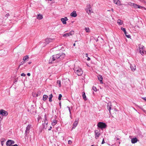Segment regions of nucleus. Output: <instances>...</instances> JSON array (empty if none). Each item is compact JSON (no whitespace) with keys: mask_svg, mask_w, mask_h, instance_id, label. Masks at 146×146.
<instances>
[{"mask_svg":"<svg viewBox=\"0 0 146 146\" xmlns=\"http://www.w3.org/2000/svg\"><path fill=\"white\" fill-rule=\"evenodd\" d=\"M106 126L105 123L102 122H99L97 124L98 127L101 129L105 128Z\"/></svg>","mask_w":146,"mask_h":146,"instance_id":"4","label":"nucleus"},{"mask_svg":"<svg viewBox=\"0 0 146 146\" xmlns=\"http://www.w3.org/2000/svg\"><path fill=\"white\" fill-rule=\"evenodd\" d=\"M139 49H144L145 48V47H144V46L143 45H141V44L139 45Z\"/></svg>","mask_w":146,"mask_h":146,"instance_id":"27","label":"nucleus"},{"mask_svg":"<svg viewBox=\"0 0 146 146\" xmlns=\"http://www.w3.org/2000/svg\"><path fill=\"white\" fill-rule=\"evenodd\" d=\"M139 52H140V53L142 55L144 54V52H145V50H144V49H139Z\"/></svg>","mask_w":146,"mask_h":146,"instance_id":"23","label":"nucleus"},{"mask_svg":"<svg viewBox=\"0 0 146 146\" xmlns=\"http://www.w3.org/2000/svg\"><path fill=\"white\" fill-rule=\"evenodd\" d=\"M73 69L75 73L78 76H80L83 74V72L82 69L78 67L75 66Z\"/></svg>","mask_w":146,"mask_h":146,"instance_id":"2","label":"nucleus"},{"mask_svg":"<svg viewBox=\"0 0 146 146\" xmlns=\"http://www.w3.org/2000/svg\"><path fill=\"white\" fill-rule=\"evenodd\" d=\"M77 14L75 11H73V12L70 14V16L72 17H75L77 16Z\"/></svg>","mask_w":146,"mask_h":146,"instance_id":"17","label":"nucleus"},{"mask_svg":"<svg viewBox=\"0 0 146 146\" xmlns=\"http://www.w3.org/2000/svg\"><path fill=\"white\" fill-rule=\"evenodd\" d=\"M68 19L66 17L64 18H62L61 19V21H62V23L63 24H66V21H67Z\"/></svg>","mask_w":146,"mask_h":146,"instance_id":"11","label":"nucleus"},{"mask_svg":"<svg viewBox=\"0 0 146 146\" xmlns=\"http://www.w3.org/2000/svg\"><path fill=\"white\" fill-rule=\"evenodd\" d=\"M14 143L15 141H14L9 140L6 142V145L7 146H11L12 144H13Z\"/></svg>","mask_w":146,"mask_h":146,"instance_id":"7","label":"nucleus"},{"mask_svg":"<svg viewBox=\"0 0 146 146\" xmlns=\"http://www.w3.org/2000/svg\"><path fill=\"white\" fill-rule=\"evenodd\" d=\"M82 96L83 99L85 100H87V98H86V96L84 92H83Z\"/></svg>","mask_w":146,"mask_h":146,"instance_id":"26","label":"nucleus"},{"mask_svg":"<svg viewBox=\"0 0 146 146\" xmlns=\"http://www.w3.org/2000/svg\"><path fill=\"white\" fill-rule=\"evenodd\" d=\"M8 114V113L7 111L3 110H0V115H1L3 116H6Z\"/></svg>","mask_w":146,"mask_h":146,"instance_id":"9","label":"nucleus"},{"mask_svg":"<svg viewBox=\"0 0 146 146\" xmlns=\"http://www.w3.org/2000/svg\"><path fill=\"white\" fill-rule=\"evenodd\" d=\"M117 140H118V139H118V138H117Z\"/></svg>","mask_w":146,"mask_h":146,"instance_id":"59","label":"nucleus"},{"mask_svg":"<svg viewBox=\"0 0 146 146\" xmlns=\"http://www.w3.org/2000/svg\"><path fill=\"white\" fill-rule=\"evenodd\" d=\"M57 84H58V85L59 87H61V85L60 81L58 80L57 81Z\"/></svg>","mask_w":146,"mask_h":146,"instance_id":"31","label":"nucleus"},{"mask_svg":"<svg viewBox=\"0 0 146 146\" xmlns=\"http://www.w3.org/2000/svg\"><path fill=\"white\" fill-rule=\"evenodd\" d=\"M117 23L119 25H121L123 23V21L120 19H119L117 20Z\"/></svg>","mask_w":146,"mask_h":146,"instance_id":"21","label":"nucleus"},{"mask_svg":"<svg viewBox=\"0 0 146 146\" xmlns=\"http://www.w3.org/2000/svg\"><path fill=\"white\" fill-rule=\"evenodd\" d=\"M65 57L64 53H59L53 55L50 57L49 60V63H52L55 61H58L62 60Z\"/></svg>","mask_w":146,"mask_h":146,"instance_id":"1","label":"nucleus"},{"mask_svg":"<svg viewBox=\"0 0 146 146\" xmlns=\"http://www.w3.org/2000/svg\"><path fill=\"white\" fill-rule=\"evenodd\" d=\"M62 97V95L61 94H59V96L58 98V99L60 100H61V97Z\"/></svg>","mask_w":146,"mask_h":146,"instance_id":"36","label":"nucleus"},{"mask_svg":"<svg viewBox=\"0 0 146 146\" xmlns=\"http://www.w3.org/2000/svg\"><path fill=\"white\" fill-rule=\"evenodd\" d=\"M57 146H59V145H58Z\"/></svg>","mask_w":146,"mask_h":146,"instance_id":"60","label":"nucleus"},{"mask_svg":"<svg viewBox=\"0 0 146 146\" xmlns=\"http://www.w3.org/2000/svg\"><path fill=\"white\" fill-rule=\"evenodd\" d=\"M134 3H132L131 2H129L128 3V5L131 6H133Z\"/></svg>","mask_w":146,"mask_h":146,"instance_id":"33","label":"nucleus"},{"mask_svg":"<svg viewBox=\"0 0 146 146\" xmlns=\"http://www.w3.org/2000/svg\"><path fill=\"white\" fill-rule=\"evenodd\" d=\"M54 39L50 38H47L45 40V42L46 43L48 44L50 42L52 41Z\"/></svg>","mask_w":146,"mask_h":146,"instance_id":"13","label":"nucleus"},{"mask_svg":"<svg viewBox=\"0 0 146 146\" xmlns=\"http://www.w3.org/2000/svg\"><path fill=\"white\" fill-rule=\"evenodd\" d=\"M74 31H71L69 33H66L63 35V36L64 37H67L70 36H71L74 35Z\"/></svg>","mask_w":146,"mask_h":146,"instance_id":"6","label":"nucleus"},{"mask_svg":"<svg viewBox=\"0 0 146 146\" xmlns=\"http://www.w3.org/2000/svg\"><path fill=\"white\" fill-rule=\"evenodd\" d=\"M92 89L93 90L95 91V92H96L97 91V89H96V87H94V86H93L92 87Z\"/></svg>","mask_w":146,"mask_h":146,"instance_id":"37","label":"nucleus"},{"mask_svg":"<svg viewBox=\"0 0 146 146\" xmlns=\"http://www.w3.org/2000/svg\"><path fill=\"white\" fill-rule=\"evenodd\" d=\"M53 97V95L52 94H50L49 95V101L50 102L52 101V99Z\"/></svg>","mask_w":146,"mask_h":146,"instance_id":"28","label":"nucleus"},{"mask_svg":"<svg viewBox=\"0 0 146 146\" xmlns=\"http://www.w3.org/2000/svg\"><path fill=\"white\" fill-rule=\"evenodd\" d=\"M72 143V142L71 140H69L68 141V144H71Z\"/></svg>","mask_w":146,"mask_h":146,"instance_id":"40","label":"nucleus"},{"mask_svg":"<svg viewBox=\"0 0 146 146\" xmlns=\"http://www.w3.org/2000/svg\"><path fill=\"white\" fill-rule=\"evenodd\" d=\"M112 107V105L111 102H109L107 105V109L109 111V112L110 113V110Z\"/></svg>","mask_w":146,"mask_h":146,"instance_id":"10","label":"nucleus"},{"mask_svg":"<svg viewBox=\"0 0 146 146\" xmlns=\"http://www.w3.org/2000/svg\"><path fill=\"white\" fill-rule=\"evenodd\" d=\"M57 123V121L56 120L53 121V122L52 123V125L53 126L55 125Z\"/></svg>","mask_w":146,"mask_h":146,"instance_id":"29","label":"nucleus"},{"mask_svg":"<svg viewBox=\"0 0 146 146\" xmlns=\"http://www.w3.org/2000/svg\"><path fill=\"white\" fill-rule=\"evenodd\" d=\"M27 75L28 76H30L31 75V74H30V73H27Z\"/></svg>","mask_w":146,"mask_h":146,"instance_id":"46","label":"nucleus"},{"mask_svg":"<svg viewBox=\"0 0 146 146\" xmlns=\"http://www.w3.org/2000/svg\"><path fill=\"white\" fill-rule=\"evenodd\" d=\"M90 7V8H91V7L90 6V4H88L87 5V9H89V7Z\"/></svg>","mask_w":146,"mask_h":146,"instance_id":"38","label":"nucleus"},{"mask_svg":"<svg viewBox=\"0 0 146 146\" xmlns=\"http://www.w3.org/2000/svg\"><path fill=\"white\" fill-rule=\"evenodd\" d=\"M88 54L86 53V56L87 57H88Z\"/></svg>","mask_w":146,"mask_h":146,"instance_id":"51","label":"nucleus"},{"mask_svg":"<svg viewBox=\"0 0 146 146\" xmlns=\"http://www.w3.org/2000/svg\"><path fill=\"white\" fill-rule=\"evenodd\" d=\"M124 34H125V36H126V37H127V38H130L131 36H130V35H127V33L126 31L125 32V33H124Z\"/></svg>","mask_w":146,"mask_h":146,"instance_id":"32","label":"nucleus"},{"mask_svg":"<svg viewBox=\"0 0 146 146\" xmlns=\"http://www.w3.org/2000/svg\"><path fill=\"white\" fill-rule=\"evenodd\" d=\"M31 127V125H28L27 126V127H26V130L25 131V136L26 137L27 135L28 134L29 132V130L30 129Z\"/></svg>","mask_w":146,"mask_h":146,"instance_id":"5","label":"nucleus"},{"mask_svg":"<svg viewBox=\"0 0 146 146\" xmlns=\"http://www.w3.org/2000/svg\"><path fill=\"white\" fill-rule=\"evenodd\" d=\"M130 68L131 70L133 71H134L136 69V66L134 64L131 65L130 66Z\"/></svg>","mask_w":146,"mask_h":146,"instance_id":"19","label":"nucleus"},{"mask_svg":"<svg viewBox=\"0 0 146 146\" xmlns=\"http://www.w3.org/2000/svg\"><path fill=\"white\" fill-rule=\"evenodd\" d=\"M139 108H140V109H141L142 110H143V111H145L142 108H141V107H139Z\"/></svg>","mask_w":146,"mask_h":146,"instance_id":"48","label":"nucleus"},{"mask_svg":"<svg viewBox=\"0 0 146 146\" xmlns=\"http://www.w3.org/2000/svg\"><path fill=\"white\" fill-rule=\"evenodd\" d=\"M142 99H143L145 101H146V97L143 98Z\"/></svg>","mask_w":146,"mask_h":146,"instance_id":"43","label":"nucleus"},{"mask_svg":"<svg viewBox=\"0 0 146 146\" xmlns=\"http://www.w3.org/2000/svg\"><path fill=\"white\" fill-rule=\"evenodd\" d=\"M31 62H28V64H31Z\"/></svg>","mask_w":146,"mask_h":146,"instance_id":"52","label":"nucleus"},{"mask_svg":"<svg viewBox=\"0 0 146 146\" xmlns=\"http://www.w3.org/2000/svg\"><path fill=\"white\" fill-rule=\"evenodd\" d=\"M111 10L113 12V8L111 9Z\"/></svg>","mask_w":146,"mask_h":146,"instance_id":"54","label":"nucleus"},{"mask_svg":"<svg viewBox=\"0 0 146 146\" xmlns=\"http://www.w3.org/2000/svg\"><path fill=\"white\" fill-rule=\"evenodd\" d=\"M95 138L96 139H98L101 135L99 131L98 130H95L94 131Z\"/></svg>","mask_w":146,"mask_h":146,"instance_id":"8","label":"nucleus"},{"mask_svg":"<svg viewBox=\"0 0 146 146\" xmlns=\"http://www.w3.org/2000/svg\"><path fill=\"white\" fill-rule=\"evenodd\" d=\"M2 119V118L1 117H0V121H1Z\"/></svg>","mask_w":146,"mask_h":146,"instance_id":"53","label":"nucleus"},{"mask_svg":"<svg viewBox=\"0 0 146 146\" xmlns=\"http://www.w3.org/2000/svg\"><path fill=\"white\" fill-rule=\"evenodd\" d=\"M113 2L118 6L121 5V2L119 0H113Z\"/></svg>","mask_w":146,"mask_h":146,"instance_id":"14","label":"nucleus"},{"mask_svg":"<svg viewBox=\"0 0 146 146\" xmlns=\"http://www.w3.org/2000/svg\"><path fill=\"white\" fill-rule=\"evenodd\" d=\"M138 141L136 137L133 138L131 139V142L132 143H135Z\"/></svg>","mask_w":146,"mask_h":146,"instance_id":"16","label":"nucleus"},{"mask_svg":"<svg viewBox=\"0 0 146 146\" xmlns=\"http://www.w3.org/2000/svg\"><path fill=\"white\" fill-rule=\"evenodd\" d=\"M91 146H94V145H92Z\"/></svg>","mask_w":146,"mask_h":146,"instance_id":"57","label":"nucleus"},{"mask_svg":"<svg viewBox=\"0 0 146 146\" xmlns=\"http://www.w3.org/2000/svg\"><path fill=\"white\" fill-rule=\"evenodd\" d=\"M11 146H18V145L17 144H16L14 145H12Z\"/></svg>","mask_w":146,"mask_h":146,"instance_id":"50","label":"nucleus"},{"mask_svg":"<svg viewBox=\"0 0 146 146\" xmlns=\"http://www.w3.org/2000/svg\"><path fill=\"white\" fill-rule=\"evenodd\" d=\"M98 80L100 81V82L101 83H103V82L102 81L103 78L102 76L100 75H99L98 76Z\"/></svg>","mask_w":146,"mask_h":146,"instance_id":"20","label":"nucleus"},{"mask_svg":"<svg viewBox=\"0 0 146 146\" xmlns=\"http://www.w3.org/2000/svg\"><path fill=\"white\" fill-rule=\"evenodd\" d=\"M75 45H76V44H75V43H74V44H73V46H75Z\"/></svg>","mask_w":146,"mask_h":146,"instance_id":"55","label":"nucleus"},{"mask_svg":"<svg viewBox=\"0 0 146 146\" xmlns=\"http://www.w3.org/2000/svg\"><path fill=\"white\" fill-rule=\"evenodd\" d=\"M85 30L86 31L87 33H90V29L89 27L85 28Z\"/></svg>","mask_w":146,"mask_h":146,"instance_id":"30","label":"nucleus"},{"mask_svg":"<svg viewBox=\"0 0 146 146\" xmlns=\"http://www.w3.org/2000/svg\"><path fill=\"white\" fill-rule=\"evenodd\" d=\"M43 18V15H41L40 14H38L36 16V19L38 20H41Z\"/></svg>","mask_w":146,"mask_h":146,"instance_id":"15","label":"nucleus"},{"mask_svg":"<svg viewBox=\"0 0 146 146\" xmlns=\"http://www.w3.org/2000/svg\"><path fill=\"white\" fill-rule=\"evenodd\" d=\"M78 123V120H76V119L74 123L72 129H73L75 128L76 126H77Z\"/></svg>","mask_w":146,"mask_h":146,"instance_id":"12","label":"nucleus"},{"mask_svg":"<svg viewBox=\"0 0 146 146\" xmlns=\"http://www.w3.org/2000/svg\"><path fill=\"white\" fill-rule=\"evenodd\" d=\"M59 104L60 106H61V102H59Z\"/></svg>","mask_w":146,"mask_h":146,"instance_id":"49","label":"nucleus"},{"mask_svg":"<svg viewBox=\"0 0 146 146\" xmlns=\"http://www.w3.org/2000/svg\"><path fill=\"white\" fill-rule=\"evenodd\" d=\"M121 30H122V31H123L124 32V33H125V32L126 31V30H125V28H123V27H121Z\"/></svg>","mask_w":146,"mask_h":146,"instance_id":"35","label":"nucleus"},{"mask_svg":"<svg viewBox=\"0 0 146 146\" xmlns=\"http://www.w3.org/2000/svg\"><path fill=\"white\" fill-rule=\"evenodd\" d=\"M48 123L47 117L46 114H45L44 116V122L42 123L43 128H46L47 127Z\"/></svg>","mask_w":146,"mask_h":146,"instance_id":"3","label":"nucleus"},{"mask_svg":"<svg viewBox=\"0 0 146 146\" xmlns=\"http://www.w3.org/2000/svg\"><path fill=\"white\" fill-rule=\"evenodd\" d=\"M89 8V9H87V10L86 11V12L88 14L90 13L92 11V8H90V7Z\"/></svg>","mask_w":146,"mask_h":146,"instance_id":"22","label":"nucleus"},{"mask_svg":"<svg viewBox=\"0 0 146 146\" xmlns=\"http://www.w3.org/2000/svg\"><path fill=\"white\" fill-rule=\"evenodd\" d=\"M26 75L24 73H22L21 74V76H25Z\"/></svg>","mask_w":146,"mask_h":146,"instance_id":"41","label":"nucleus"},{"mask_svg":"<svg viewBox=\"0 0 146 146\" xmlns=\"http://www.w3.org/2000/svg\"><path fill=\"white\" fill-rule=\"evenodd\" d=\"M110 11V10H108V11Z\"/></svg>","mask_w":146,"mask_h":146,"instance_id":"56","label":"nucleus"},{"mask_svg":"<svg viewBox=\"0 0 146 146\" xmlns=\"http://www.w3.org/2000/svg\"><path fill=\"white\" fill-rule=\"evenodd\" d=\"M25 62L24 61H23L22 62H21L20 63V64H19V65L18 67V68H19V67L20 66H21V65H22L23 64L25 63Z\"/></svg>","mask_w":146,"mask_h":146,"instance_id":"34","label":"nucleus"},{"mask_svg":"<svg viewBox=\"0 0 146 146\" xmlns=\"http://www.w3.org/2000/svg\"><path fill=\"white\" fill-rule=\"evenodd\" d=\"M105 143V141H104V139H103L102 140V144H104V143Z\"/></svg>","mask_w":146,"mask_h":146,"instance_id":"42","label":"nucleus"},{"mask_svg":"<svg viewBox=\"0 0 146 146\" xmlns=\"http://www.w3.org/2000/svg\"><path fill=\"white\" fill-rule=\"evenodd\" d=\"M1 144L3 146V141H1Z\"/></svg>","mask_w":146,"mask_h":146,"instance_id":"44","label":"nucleus"},{"mask_svg":"<svg viewBox=\"0 0 146 146\" xmlns=\"http://www.w3.org/2000/svg\"><path fill=\"white\" fill-rule=\"evenodd\" d=\"M48 98V96L46 95H44L43 96V100L44 101H45L47 98Z\"/></svg>","mask_w":146,"mask_h":146,"instance_id":"24","label":"nucleus"},{"mask_svg":"<svg viewBox=\"0 0 146 146\" xmlns=\"http://www.w3.org/2000/svg\"><path fill=\"white\" fill-rule=\"evenodd\" d=\"M68 110H69V112H70V117L71 118H72L71 116V111H70V108L69 107H68Z\"/></svg>","mask_w":146,"mask_h":146,"instance_id":"39","label":"nucleus"},{"mask_svg":"<svg viewBox=\"0 0 146 146\" xmlns=\"http://www.w3.org/2000/svg\"><path fill=\"white\" fill-rule=\"evenodd\" d=\"M29 56L28 55H26L25 56H24L23 58V60L25 62V60L27 59H29Z\"/></svg>","mask_w":146,"mask_h":146,"instance_id":"25","label":"nucleus"},{"mask_svg":"<svg viewBox=\"0 0 146 146\" xmlns=\"http://www.w3.org/2000/svg\"><path fill=\"white\" fill-rule=\"evenodd\" d=\"M134 8L137 9H141L143 7L141 6L140 5H138L134 3V5L133 6Z\"/></svg>","mask_w":146,"mask_h":146,"instance_id":"18","label":"nucleus"},{"mask_svg":"<svg viewBox=\"0 0 146 146\" xmlns=\"http://www.w3.org/2000/svg\"><path fill=\"white\" fill-rule=\"evenodd\" d=\"M90 58L89 57H88V58L87 59V60L88 61L90 60Z\"/></svg>","mask_w":146,"mask_h":146,"instance_id":"45","label":"nucleus"},{"mask_svg":"<svg viewBox=\"0 0 146 146\" xmlns=\"http://www.w3.org/2000/svg\"><path fill=\"white\" fill-rule=\"evenodd\" d=\"M38 96V95L37 94V95H36V96H37H37Z\"/></svg>","mask_w":146,"mask_h":146,"instance_id":"58","label":"nucleus"},{"mask_svg":"<svg viewBox=\"0 0 146 146\" xmlns=\"http://www.w3.org/2000/svg\"><path fill=\"white\" fill-rule=\"evenodd\" d=\"M52 129L51 126L50 127V128L48 129V130H50Z\"/></svg>","mask_w":146,"mask_h":146,"instance_id":"47","label":"nucleus"}]
</instances>
